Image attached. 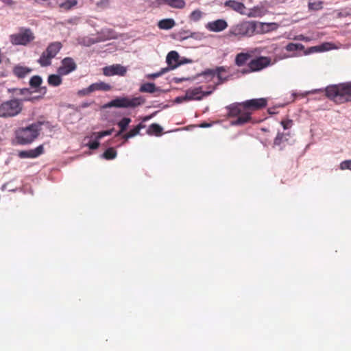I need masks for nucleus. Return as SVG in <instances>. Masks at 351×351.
Segmentation results:
<instances>
[{
	"mask_svg": "<svg viewBox=\"0 0 351 351\" xmlns=\"http://www.w3.org/2000/svg\"><path fill=\"white\" fill-rule=\"evenodd\" d=\"M267 101L265 98L252 99L243 102L233 103L226 107L228 117H237L231 122L233 125H243L252 121L253 112L266 107Z\"/></svg>",
	"mask_w": 351,
	"mask_h": 351,
	"instance_id": "obj_1",
	"label": "nucleus"
},
{
	"mask_svg": "<svg viewBox=\"0 0 351 351\" xmlns=\"http://www.w3.org/2000/svg\"><path fill=\"white\" fill-rule=\"evenodd\" d=\"M326 96L337 104L351 101V82L330 85L325 88Z\"/></svg>",
	"mask_w": 351,
	"mask_h": 351,
	"instance_id": "obj_2",
	"label": "nucleus"
},
{
	"mask_svg": "<svg viewBox=\"0 0 351 351\" xmlns=\"http://www.w3.org/2000/svg\"><path fill=\"white\" fill-rule=\"evenodd\" d=\"M43 121H37L25 128H19L15 130V141L19 145L32 143L39 136Z\"/></svg>",
	"mask_w": 351,
	"mask_h": 351,
	"instance_id": "obj_3",
	"label": "nucleus"
},
{
	"mask_svg": "<svg viewBox=\"0 0 351 351\" xmlns=\"http://www.w3.org/2000/svg\"><path fill=\"white\" fill-rule=\"evenodd\" d=\"M34 98H12L0 104V117L11 118L19 115L23 109V102L32 101Z\"/></svg>",
	"mask_w": 351,
	"mask_h": 351,
	"instance_id": "obj_4",
	"label": "nucleus"
},
{
	"mask_svg": "<svg viewBox=\"0 0 351 351\" xmlns=\"http://www.w3.org/2000/svg\"><path fill=\"white\" fill-rule=\"evenodd\" d=\"M145 103V99L141 97H119L112 99L110 102L104 106V108H135L138 106H142Z\"/></svg>",
	"mask_w": 351,
	"mask_h": 351,
	"instance_id": "obj_5",
	"label": "nucleus"
},
{
	"mask_svg": "<svg viewBox=\"0 0 351 351\" xmlns=\"http://www.w3.org/2000/svg\"><path fill=\"white\" fill-rule=\"evenodd\" d=\"M256 29V22L243 21L230 27L228 36H235L238 38L250 37L255 34Z\"/></svg>",
	"mask_w": 351,
	"mask_h": 351,
	"instance_id": "obj_6",
	"label": "nucleus"
},
{
	"mask_svg": "<svg viewBox=\"0 0 351 351\" xmlns=\"http://www.w3.org/2000/svg\"><path fill=\"white\" fill-rule=\"evenodd\" d=\"M63 45L61 42H52L48 45L46 49L42 53L38 63L43 67H46L51 64V60L62 49Z\"/></svg>",
	"mask_w": 351,
	"mask_h": 351,
	"instance_id": "obj_7",
	"label": "nucleus"
},
{
	"mask_svg": "<svg viewBox=\"0 0 351 351\" xmlns=\"http://www.w3.org/2000/svg\"><path fill=\"white\" fill-rule=\"evenodd\" d=\"M35 39L33 32L29 28L21 27L19 32L10 36V40L14 45H27Z\"/></svg>",
	"mask_w": 351,
	"mask_h": 351,
	"instance_id": "obj_8",
	"label": "nucleus"
},
{
	"mask_svg": "<svg viewBox=\"0 0 351 351\" xmlns=\"http://www.w3.org/2000/svg\"><path fill=\"white\" fill-rule=\"evenodd\" d=\"M228 67L221 66H217L215 69H208L202 73V75H210L213 77L216 75L218 81L213 86L217 87V86L221 85L230 80V76L228 74Z\"/></svg>",
	"mask_w": 351,
	"mask_h": 351,
	"instance_id": "obj_9",
	"label": "nucleus"
},
{
	"mask_svg": "<svg viewBox=\"0 0 351 351\" xmlns=\"http://www.w3.org/2000/svg\"><path fill=\"white\" fill-rule=\"evenodd\" d=\"M208 90H203L202 86L191 88L186 90L184 99L187 101L202 100L204 97L208 96L216 89V86H208Z\"/></svg>",
	"mask_w": 351,
	"mask_h": 351,
	"instance_id": "obj_10",
	"label": "nucleus"
},
{
	"mask_svg": "<svg viewBox=\"0 0 351 351\" xmlns=\"http://www.w3.org/2000/svg\"><path fill=\"white\" fill-rule=\"evenodd\" d=\"M77 69V64L72 58L66 57L62 60L57 72L60 75H66Z\"/></svg>",
	"mask_w": 351,
	"mask_h": 351,
	"instance_id": "obj_11",
	"label": "nucleus"
},
{
	"mask_svg": "<svg viewBox=\"0 0 351 351\" xmlns=\"http://www.w3.org/2000/svg\"><path fill=\"white\" fill-rule=\"evenodd\" d=\"M270 64V58L266 56H260L252 60L249 62L248 66L250 69V71L255 72L266 68L267 66H269Z\"/></svg>",
	"mask_w": 351,
	"mask_h": 351,
	"instance_id": "obj_12",
	"label": "nucleus"
},
{
	"mask_svg": "<svg viewBox=\"0 0 351 351\" xmlns=\"http://www.w3.org/2000/svg\"><path fill=\"white\" fill-rule=\"evenodd\" d=\"M127 69L125 66L117 64L103 68V74L106 76L119 75L124 76Z\"/></svg>",
	"mask_w": 351,
	"mask_h": 351,
	"instance_id": "obj_13",
	"label": "nucleus"
},
{
	"mask_svg": "<svg viewBox=\"0 0 351 351\" xmlns=\"http://www.w3.org/2000/svg\"><path fill=\"white\" fill-rule=\"evenodd\" d=\"M228 27V23L224 19H217L208 22L206 25V28L213 32H220Z\"/></svg>",
	"mask_w": 351,
	"mask_h": 351,
	"instance_id": "obj_14",
	"label": "nucleus"
},
{
	"mask_svg": "<svg viewBox=\"0 0 351 351\" xmlns=\"http://www.w3.org/2000/svg\"><path fill=\"white\" fill-rule=\"evenodd\" d=\"M44 152V148L43 145H39L35 149H29L27 151H21L19 152V156L21 158H34L40 155H41Z\"/></svg>",
	"mask_w": 351,
	"mask_h": 351,
	"instance_id": "obj_15",
	"label": "nucleus"
},
{
	"mask_svg": "<svg viewBox=\"0 0 351 351\" xmlns=\"http://www.w3.org/2000/svg\"><path fill=\"white\" fill-rule=\"evenodd\" d=\"M256 29L255 33L265 34L278 28V25L275 23H256Z\"/></svg>",
	"mask_w": 351,
	"mask_h": 351,
	"instance_id": "obj_16",
	"label": "nucleus"
},
{
	"mask_svg": "<svg viewBox=\"0 0 351 351\" xmlns=\"http://www.w3.org/2000/svg\"><path fill=\"white\" fill-rule=\"evenodd\" d=\"M179 60V54L176 51H170L166 58V61L167 64L169 66V69H174L178 67L181 64L178 62Z\"/></svg>",
	"mask_w": 351,
	"mask_h": 351,
	"instance_id": "obj_17",
	"label": "nucleus"
},
{
	"mask_svg": "<svg viewBox=\"0 0 351 351\" xmlns=\"http://www.w3.org/2000/svg\"><path fill=\"white\" fill-rule=\"evenodd\" d=\"M32 69L19 64L14 66L12 72L18 78H24L32 72Z\"/></svg>",
	"mask_w": 351,
	"mask_h": 351,
	"instance_id": "obj_18",
	"label": "nucleus"
},
{
	"mask_svg": "<svg viewBox=\"0 0 351 351\" xmlns=\"http://www.w3.org/2000/svg\"><path fill=\"white\" fill-rule=\"evenodd\" d=\"M224 5L240 14H244L246 8L243 3L234 0L227 1Z\"/></svg>",
	"mask_w": 351,
	"mask_h": 351,
	"instance_id": "obj_19",
	"label": "nucleus"
},
{
	"mask_svg": "<svg viewBox=\"0 0 351 351\" xmlns=\"http://www.w3.org/2000/svg\"><path fill=\"white\" fill-rule=\"evenodd\" d=\"M159 4H165L173 8H184L186 3L184 0H157Z\"/></svg>",
	"mask_w": 351,
	"mask_h": 351,
	"instance_id": "obj_20",
	"label": "nucleus"
},
{
	"mask_svg": "<svg viewBox=\"0 0 351 351\" xmlns=\"http://www.w3.org/2000/svg\"><path fill=\"white\" fill-rule=\"evenodd\" d=\"M89 89L92 93L96 90L109 91L112 89V86L107 83L99 82L90 84Z\"/></svg>",
	"mask_w": 351,
	"mask_h": 351,
	"instance_id": "obj_21",
	"label": "nucleus"
},
{
	"mask_svg": "<svg viewBox=\"0 0 351 351\" xmlns=\"http://www.w3.org/2000/svg\"><path fill=\"white\" fill-rule=\"evenodd\" d=\"M162 132V128L160 125L157 123H152L149 126L147 130V134L151 136L155 135L156 136H159L161 135Z\"/></svg>",
	"mask_w": 351,
	"mask_h": 351,
	"instance_id": "obj_22",
	"label": "nucleus"
},
{
	"mask_svg": "<svg viewBox=\"0 0 351 351\" xmlns=\"http://www.w3.org/2000/svg\"><path fill=\"white\" fill-rule=\"evenodd\" d=\"M145 127V125H143V123H139L136 127H134L133 129L130 130L128 133L125 134L123 136V138L125 140H128L130 138H132V137L136 136L137 134H139L140 130L141 129L144 128Z\"/></svg>",
	"mask_w": 351,
	"mask_h": 351,
	"instance_id": "obj_23",
	"label": "nucleus"
},
{
	"mask_svg": "<svg viewBox=\"0 0 351 351\" xmlns=\"http://www.w3.org/2000/svg\"><path fill=\"white\" fill-rule=\"evenodd\" d=\"M176 23L172 19H162L158 22V26L161 29H170L174 27Z\"/></svg>",
	"mask_w": 351,
	"mask_h": 351,
	"instance_id": "obj_24",
	"label": "nucleus"
},
{
	"mask_svg": "<svg viewBox=\"0 0 351 351\" xmlns=\"http://www.w3.org/2000/svg\"><path fill=\"white\" fill-rule=\"evenodd\" d=\"M61 76L58 73L49 75L47 79L48 84L52 86H60L62 82Z\"/></svg>",
	"mask_w": 351,
	"mask_h": 351,
	"instance_id": "obj_25",
	"label": "nucleus"
},
{
	"mask_svg": "<svg viewBox=\"0 0 351 351\" xmlns=\"http://www.w3.org/2000/svg\"><path fill=\"white\" fill-rule=\"evenodd\" d=\"M250 55L247 53H240L237 55L235 58V64L239 66H241L244 65L246 62L250 59Z\"/></svg>",
	"mask_w": 351,
	"mask_h": 351,
	"instance_id": "obj_26",
	"label": "nucleus"
},
{
	"mask_svg": "<svg viewBox=\"0 0 351 351\" xmlns=\"http://www.w3.org/2000/svg\"><path fill=\"white\" fill-rule=\"evenodd\" d=\"M131 121V119L128 117H124L121 121H119L117 125L119 127L120 130L117 132L116 136H118L121 135L123 132H125Z\"/></svg>",
	"mask_w": 351,
	"mask_h": 351,
	"instance_id": "obj_27",
	"label": "nucleus"
},
{
	"mask_svg": "<svg viewBox=\"0 0 351 351\" xmlns=\"http://www.w3.org/2000/svg\"><path fill=\"white\" fill-rule=\"evenodd\" d=\"M77 4V0H66L60 4V8L64 11H68L75 7Z\"/></svg>",
	"mask_w": 351,
	"mask_h": 351,
	"instance_id": "obj_28",
	"label": "nucleus"
},
{
	"mask_svg": "<svg viewBox=\"0 0 351 351\" xmlns=\"http://www.w3.org/2000/svg\"><path fill=\"white\" fill-rule=\"evenodd\" d=\"M141 93H153L156 91V86L153 83H145L139 88Z\"/></svg>",
	"mask_w": 351,
	"mask_h": 351,
	"instance_id": "obj_29",
	"label": "nucleus"
},
{
	"mask_svg": "<svg viewBox=\"0 0 351 351\" xmlns=\"http://www.w3.org/2000/svg\"><path fill=\"white\" fill-rule=\"evenodd\" d=\"M117 152L113 147L108 148L102 154V157L106 160H112L117 156Z\"/></svg>",
	"mask_w": 351,
	"mask_h": 351,
	"instance_id": "obj_30",
	"label": "nucleus"
},
{
	"mask_svg": "<svg viewBox=\"0 0 351 351\" xmlns=\"http://www.w3.org/2000/svg\"><path fill=\"white\" fill-rule=\"evenodd\" d=\"M8 91H9V93H12L14 91H17L18 93L16 94L17 95H23L24 96L23 98L31 97L30 95H31L32 92L30 91V90L29 88H12V89H9Z\"/></svg>",
	"mask_w": 351,
	"mask_h": 351,
	"instance_id": "obj_31",
	"label": "nucleus"
},
{
	"mask_svg": "<svg viewBox=\"0 0 351 351\" xmlns=\"http://www.w3.org/2000/svg\"><path fill=\"white\" fill-rule=\"evenodd\" d=\"M287 135H289V134L278 132L274 138V145L279 146L285 141H287L288 140L286 137Z\"/></svg>",
	"mask_w": 351,
	"mask_h": 351,
	"instance_id": "obj_32",
	"label": "nucleus"
},
{
	"mask_svg": "<svg viewBox=\"0 0 351 351\" xmlns=\"http://www.w3.org/2000/svg\"><path fill=\"white\" fill-rule=\"evenodd\" d=\"M285 49L288 51H295L298 50H303L304 47L301 43H290L286 46Z\"/></svg>",
	"mask_w": 351,
	"mask_h": 351,
	"instance_id": "obj_33",
	"label": "nucleus"
},
{
	"mask_svg": "<svg viewBox=\"0 0 351 351\" xmlns=\"http://www.w3.org/2000/svg\"><path fill=\"white\" fill-rule=\"evenodd\" d=\"M43 80L39 75H34L29 80V85L32 88H38L41 85Z\"/></svg>",
	"mask_w": 351,
	"mask_h": 351,
	"instance_id": "obj_34",
	"label": "nucleus"
},
{
	"mask_svg": "<svg viewBox=\"0 0 351 351\" xmlns=\"http://www.w3.org/2000/svg\"><path fill=\"white\" fill-rule=\"evenodd\" d=\"M323 3L322 1L310 2L308 3V8L310 10H319L322 8Z\"/></svg>",
	"mask_w": 351,
	"mask_h": 351,
	"instance_id": "obj_35",
	"label": "nucleus"
},
{
	"mask_svg": "<svg viewBox=\"0 0 351 351\" xmlns=\"http://www.w3.org/2000/svg\"><path fill=\"white\" fill-rule=\"evenodd\" d=\"M202 17V12L199 10H194L191 12L190 18L194 21H199Z\"/></svg>",
	"mask_w": 351,
	"mask_h": 351,
	"instance_id": "obj_36",
	"label": "nucleus"
},
{
	"mask_svg": "<svg viewBox=\"0 0 351 351\" xmlns=\"http://www.w3.org/2000/svg\"><path fill=\"white\" fill-rule=\"evenodd\" d=\"M114 129H110V130H105V131H101V132H99L98 133H97V139H100L106 136H109V135H111L112 132H113Z\"/></svg>",
	"mask_w": 351,
	"mask_h": 351,
	"instance_id": "obj_37",
	"label": "nucleus"
},
{
	"mask_svg": "<svg viewBox=\"0 0 351 351\" xmlns=\"http://www.w3.org/2000/svg\"><path fill=\"white\" fill-rule=\"evenodd\" d=\"M341 170H351V160H346L340 163L339 166Z\"/></svg>",
	"mask_w": 351,
	"mask_h": 351,
	"instance_id": "obj_38",
	"label": "nucleus"
},
{
	"mask_svg": "<svg viewBox=\"0 0 351 351\" xmlns=\"http://www.w3.org/2000/svg\"><path fill=\"white\" fill-rule=\"evenodd\" d=\"M280 124L283 127L284 130H287L292 127L293 121L291 119L282 120Z\"/></svg>",
	"mask_w": 351,
	"mask_h": 351,
	"instance_id": "obj_39",
	"label": "nucleus"
},
{
	"mask_svg": "<svg viewBox=\"0 0 351 351\" xmlns=\"http://www.w3.org/2000/svg\"><path fill=\"white\" fill-rule=\"evenodd\" d=\"M169 70V68H165V69H161L160 71L159 72H157V73H152V74H150L148 75V77L149 78H152V79H155L156 77H160V75H162V74H164L165 73H166L167 71H168Z\"/></svg>",
	"mask_w": 351,
	"mask_h": 351,
	"instance_id": "obj_40",
	"label": "nucleus"
},
{
	"mask_svg": "<svg viewBox=\"0 0 351 351\" xmlns=\"http://www.w3.org/2000/svg\"><path fill=\"white\" fill-rule=\"evenodd\" d=\"M100 143L99 142L96 140V141H91L90 143H88V147H89L90 149H96L99 147Z\"/></svg>",
	"mask_w": 351,
	"mask_h": 351,
	"instance_id": "obj_41",
	"label": "nucleus"
},
{
	"mask_svg": "<svg viewBox=\"0 0 351 351\" xmlns=\"http://www.w3.org/2000/svg\"><path fill=\"white\" fill-rule=\"evenodd\" d=\"M92 92L90 91V90L89 89V86L86 88H84L81 90H80L78 92V95H88L90 93H91Z\"/></svg>",
	"mask_w": 351,
	"mask_h": 351,
	"instance_id": "obj_42",
	"label": "nucleus"
},
{
	"mask_svg": "<svg viewBox=\"0 0 351 351\" xmlns=\"http://www.w3.org/2000/svg\"><path fill=\"white\" fill-rule=\"evenodd\" d=\"M47 90V88L46 86H42V87H39L38 92L42 93L43 95H45V94H46Z\"/></svg>",
	"mask_w": 351,
	"mask_h": 351,
	"instance_id": "obj_43",
	"label": "nucleus"
},
{
	"mask_svg": "<svg viewBox=\"0 0 351 351\" xmlns=\"http://www.w3.org/2000/svg\"><path fill=\"white\" fill-rule=\"evenodd\" d=\"M183 101H187L186 99H184V97H178L176 99V101L178 102V103H180V102H182Z\"/></svg>",
	"mask_w": 351,
	"mask_h": 351,
	"instance_id": "obj_44",
	"label": "nucleus"
},
{
	"mask_svg": "<svg viewBox=\"0 0 351 351\" xmlns=\"http://www.w3.org/2000/svg\"><path fill=\"white\" fill-rule=\"evenodd\" d=\"M1 1L8 5H11L14 3L12 0H1Z\"/></svg>",
	"mask_w": 351,
	"mask_h": 351,
	"instance_id": "obj_45",
	"label": "nucleus"
},
{
	"mask_svg": "<svg viewBox=\"0 0 351 351\" xmlns=\"http://www.w3.org/2000/svg\"><path fill=\"white\" fill-rule=\"evenodd\" d=\"M250 72H251V71H250V68H249V70H247V69H244V70H243V71H242V73H243V74L248 73H250Z\"/></svg>",
	"mask_w": 351,
	"mask_h": 351,
	"instance_id": "obj_46",
	"label": "nucleus"
},
{
	"mask_svg": "<svg viewBox=\"0 0 351 351\" xmlns=\"http://www.w3.org/2000/svg\"><path fill=\"white\" fill-rule=\"evenodd\" d=\"M148 119H149L148 117H145L143 120H144V121H146V120H147Z\"/></svg>",
	"mask_w": 351,
	"mask_h": 351,
	"instance_id": "obj_47",
	"label": "nucleus"
}]
</instances>
